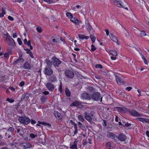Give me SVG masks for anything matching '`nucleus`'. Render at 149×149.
I'll use <instances>...</instances> for the list:
<instances>
[{
  "label": "nucleus",
  "instance_id": "9d476101",
  "mask_svg": "<svg viewBox=\"0 0 149 149\" xmlns=\"http://www.w3.org/2000/svg\"><path fill=\"white\" fill-rule=\"evenodd\" d=\"M127 138V137L125 134L121 133L119 134L118 136H117V140L118 139L120 141H125Z\"/></svg>",
  "mask_w": 149,
  "mask_h": 149
},
{
  "label": "nucleus",
  "instance_id": "864d4df0",
  "mask_svg": "<svg viewBox=\"0 0 149 149\" xmlns=\"http://www.w3.org/2000/svg\"><path fill=\"white\" fill-rule=\"evenodd\" d=\"M58 39V38L56 37L55 38L53 39L52 40V41L54 43H57V40Z\"/></svg>",
  "mask_w": 149,
  "mask_h": 149
},
{
  "label": "nucleus",
  "instance_id": "3c124183",
  "mask_svg": "<svg viewBox=\"0 0 149 149\" xmlns=\"http://www.w3.org/2000/svg\"><path fill=\"white\" fill-rule=\"evenodd\" d=\"M74 23L78 25L79 24L80 22L77 18H76V20H75Z\"/></svg>",
  "mask_w": 149,
  "mask_h": 149
},
{
  "label": "nucleus",
  "instance_id": "f8f14e48",
  "mask_svg": "<svg viewBox=\"0 0 149 149\" xmlns=\"http://www.w3.org/2000/svg\"><path fill=\"white\" fill-rule=\"evenodd\" d=\"M52 59L54 65H59L61 63V61L55 56H53V57L52 58Z\"/></svg>",
  "mask_w": 149,
  "mask_h": 149
},
{
  "label": "nucleus",
  "instance_id": "7ed1b4c3",
  "mask_svg": "<svg viewBox=\"0 0 149 149\" xmlns=\"http://www.w3.org/2000/svg\"><path fill=\"white\" fill-rule=\"evenodd\" d=\"M113 74L115 76L116 80L118 84H124V81L121 78V75L120 74L117 73H114V74Z\"/></svg>",
  "mask_w": 149,
  "mask_h": 149
},
{
  "label": "nucleus",
  "instance_id": "8fccbe9b",
  "mask_svg": "<svg viewBox=\"0 0 149 149\" xmlns=\"http://www.w3.org/2000/svg\"><path fill=\"white\" fill-rule=\"evenodd\" d=\"M24 82L23 81H22L20 82V84H19V86L22 87L24 85Z\"/></svg>",
  "mask_w": 149,
  "mask_h": 149
},
{
  "label": "nucleus",
  "instance_id": "1a4fd4ad",
  "mask_svg": "<svg viewBox=\"0 0 149 149\" xmlns=\"http://www.w3.org/2000/svg\"><path fill=\"white\" fill-rule=\"evenodd\" d=\"M107 135L108 137L111 138L116 141H117V136L113 133L109 132L107 133Z\"/></svg>",
  "mask_w": 149,
  "mask_h": 149
},
{
  "label": "nucleus",
  "instance_id": "de8ad7c7",
  "mask_svg": "<svg viewBox=\"0 0 149 149\" xmlns=\"http://www.w3.org/2000/svg\"><path fill=\"white\" fill-rule=\"evenodd\" d=\"M114 42L117 43L118 42V38L116 37H113V38L112 40Z\"/></svg>",
  "mask_w": 149,
  "mask_h": 149
},
{
  "label": "nucleus",
  "instance_id": "9b49d317",
  "mask_svg": "<svg viewBox=\"0 0 149 149\" xmlns=\"http://www.w3.org/2000/svg\"><path fill=\"white\" fill-rule=\"evenodd\" d=\"M45 85L49 91H52L54 89V85L51 83H47L45 84Z\"/></svg>",
  "mask_w": 149,
  "mask_h": 149
},
{
  "label": "nucleus",
  "instance_id": "e433bc0d",
  "mask_svg": "<svg viewBox=\"0 0 149 149\" xmlns=\"http://www.w3.org/2000/svg\"><path fill=\"white\" fill-rule=\"evenodd\" d=\"M14 130V128L13 127H10L8 129V131L10 132L11 133L13 132Z\"/></svg>",
  "mask_w": 149,
  "mask_h": 149
},
{
  "label": "nucleus",
  "instance_id": "c03bdc74",
  "mask_svg": "<svg viewBox=\"0 0 149 149\" xmlns=\"http://www.w3.org/2000/svg\"><path fill=\"white\" fill-rule=\"evenodd\" d=\"M96 48L94 45H91V50L92 51H94L96 50Z\"/></svg>",
  "mask_w": 149,
  "mask_h": 149
},
{
  "label": "nucleus",
  "instance_id": "774afa93",
  "mask_svg": "<svg viewBox=\"0 0 149 149\" xmlns=\"http://www.w3.org/2000/svg\"><path fill=\"white\" fill-rule=\"evenodd\" d=\"M131 125L130 123H127L125 124V127H129L131 126Z\"/></svg>",
  "mask_w": 149,
  "mask_h": 149
},
{
  "label": "nucleus",
  "instance_id": "bf43d9fd",
  "mask_svg": "<svg viewBox=\"0 0 149 149\" xmlns=\"http://www.w3.org/2000/svg\"><path fill=\"white\" fill-rule=\"evenodd\" d=\"M123 33H125V35L126 36H127V34L128 33V32H127V30L125 29H124V30L123 31Z\"/></svg>",
  "mask_w": 149,
  "mask_h": 149
},
{
  "label": "nucleus",
  "instance_id": "ddd939ff",
  "mask_svg": "<svg viewBox=\"0 0 149 149\" xmlns=\"http://www.w3.org/2000/svg\"><path fill=\"white\" fill-rule=\"evenodd\" d=\"M44 73L48 75H50L53 72V70L50 68L46 67L44 71Z\"/></svg>",
  "mask_w": 149,
  "mask_h": 149
},
{
  "label": "nucleus",
  "instance_id": "393cba45",
  "mask_svg": "<svg viewBox=\"0 0 149 149\" xmlns=\"http://www.w3.org/2000/svg\"><path fill=\"white\" fill-rule=\"evenodd\" d=\"M129 109L125 107H122L120 112L125 113L128 112Z\"/></svg>",
  "mask_w": 149,
  "mask_h": 149
},
{
  "label": "nucleus",
  "instance_id": "20e7f679",
  "mask_svg": "<svg viewBox=\"0 0 149 149\" xmlns=\"http://www.w3.org/2000/svg\"><path fill=\"white\" fill-rule=\"evenodd\" d=\"M84 113L85 118L90 123H92V119L91 116H93V115L91 114V112L89 113V111L88 110L84 112Z\"/></svg>",
  "mask_w": 149,
  "mask_h": 149
},
{
  "label": "nucleus",
  "instance_id": "ea45409f",
  "mask_svg": "<svg viewBox=\"0 0 149 149\" xmlns=\"http://www.w3.org/2000/svg\"><path fill=\"white\" fill-rule=\"evenodd\" d=\"M37 136V134H34L33 133L29 135V136L32 139H34Z\"/></svg>",
  "mask_w": 149,
  "mask_h": 149
},
{
  "label": "nucleus",
  "instance_id": "79ce46f5",
  "mask_svg": "<svg viewBox=\"0 0 149 149\" xmlns=\"http://www.w3.org/2000/svg\"><path fill=\"white\" fill-rule=\"evenodd\" d=\"M6 101L9 102L10 103L13 102L15 101L14 100L9 98H7L6 100Z\"/></svg>",
  "mask_w": 149,
  "mask_h": 149
},
{
  "label": "nucleus",
  "instance_id": "4be33fe9",
  "mask_svg": "<svg viewBox=\"0 0 149 149\" xmlns=\"http://www.w3.org/2000/svg\"><path fill=\"white\" fill-rule=\"evenodd\" d=\"M42 1H45L48 4H50L56 2V0H42Z\"/></svg>",
  "mask_w": 149,
  "mask_h": 149
},
{
  "label": "nucleus",
  "instance_id": "09e8293b",
  "mask_svg": "<svg viewBox=\"0 0 149 149\" xmlns=\"http://www.w3.org/2000/svg\"><path fill=\"white\" fill-rule=\"evenodd\" d=\"M140 34L142 36H144L146 35V33L144 31H141Z\"/></svg>",
  "mask_w": 149,
  "mask_h": 149
},
{
  "label": "nucleus",
  "instance_id": "e2e57ef3",
  "mask_svg": "<svg viewBox=\"0 0 149 149\" xmlns=\"http://www.w3.org/2000/svg\"><path fill=\"white\" fill-rule=\"evenodd\" d=\"M105 31H106V35L107 36H108L109 35V30L108 29H106L105 30Z\"/></svg>",
  "mask_w": 149,
  "mask_h": 149
},
{
  "label": "nucleus",
  "instance_id": "5701e85b",
  "mask_svg": "<svg viewBox=\"0 0 149 149\" xmlns=\"http://www.w3.org/2000/svg\"><path fill=\"white\" fill-rule=\"evenodd\" d=\"M102 74L106 75H110L111 76V75H112L113 74H114V72L112 71H108L107 72L103 71Z\"/></svg>",
  "mask_w": 149,
  "mask_h": 149
},
{
  "label": "nucleus",
  "instance_id": "473e14b6",
  "mask_svg": "<svg viewBox=\"0 0 149 149\" xmlns=\"http://www.w3.org/2000/svg\"><path fill=\"white\" fill-rule=\"evenodd\" d=\"M90 38L91 40L93 43L96 39L95 37L93 35H91Z\"/></svg>",
  "mask_w": 149,
  "mask_h": 149
},
{
  "label": "nucleus",
  "instance_id": "0e129e2a",
  "mask_svg": "<svg viewBox=\"0 0 149 149\" xmlns=\"http://www.w3.org/2000/svg\"><path fill=\"white\" fill-rule=\"evenodd\" d=\"M121 108L122 107H116L117 110L120 112L121 111Z\"/></svg>",
  "mask_w": 149,
  "mask_h": 149
},
{
  "label": "nucleus",
  "instance_id": "412c9836",
  "mask_svg": "<svg viewBox=\"0 0 149 149\" xmlns=\"http://www.w3.org/2000/svg\"><path fill=\"white\" fill-rule=\"evenodd\" d=\"M112 143L110 141L107 142L106 144V145L107 147L109 148V149H113V147L112 146Z\"/></svg>",
  "mask_w": 149,
  "mask_h": 149
},
{
  "label": "nucleus",
  "instance_id": "72a5a7b5",
  "mask_svg": "<svg viewBox=\"0 0 149 149\" xmlns=\"http://www.w3.org/2000/svg\"><path fill=\"white\" fill-rule=\"evenodd\" d=\"M46 99V97L44 96H42L41 97L40 100L42 104H44L45 103V102Z\"/></svg>",
  "mask_w": 149,
  "mask_h": 149
},
{
  "label": "nucleus",
  "instance_id": "2f4dec72",
  "mask_svg": "<svg viewBox=\"0 0 149 149\" xmlns=\"http://www.w3.org/2000/svg\"><path fill=\"white\" fill-rule=\"evenodd\" d=\"M67 16L69 19L72 18L73 17L72 15L70 13L68 12L66 13Z\"/></svg>",
  "mask_w": 149,
  "mask_h": 149
},
{
  "label": "nucleus",
  "instance_id": "c85d7f7f",
  "mask_svg": "<svg viewBox=\"0 0 149 149\" xmlns=\"http://www.w3.org/2000/svg\"><path fill=\"white\" fill-rule=\"evenodd\" d=\"M140 54H141V58L143 60L144 62L145 63V64L146 65H147L148 64V62L146 60V58L145 57L143 56V55L142 54V53H141L140 52Z\"/></svg>",
  "mask_w": 149,
  "mask_h": 149
},
{
  "label": "nucleus",
  "instance_id": "4468645a",
  "mask_svg": "<svg viewBox=\"0 0 149 149\" xmlns=\"http://www.w3.org/2000/svg\"><path fill=\"white\" fill-rule=\"evenodd\" d=\"M7 40H8V44L9 46H13L15 45V42L11 37L8 38Z\"/></svg>",
  "mask_w": 149,
  "mask_h": 149
},
{
  "label": "nucleus",
  "instance_id": "f3484780",
  "mask_svg": "<svg viewBox=\"0 0 149 149\" xmlns=\"http://www.w3.org/2000/svg\"><path fill=\"white\" fill-rule=\"evenodd\" d=\"M136 119L137 121H140L143 123H149V119L141 117L137 118Z\"/></svg>",
  "mask_w": 149,
  "mask_h": 149
},
{
  "label": "nucleus",
  "instance_id": "338daca9",
  "mask_svg": "<svg viewBox=\"0 0 149 149\" xmlns=\"http://www.w3.org/2000/svg\"><path fill=\"white\" fill-rule=\"evenodd\" d=\"M78 125L79 126V127L81 128H82L83 127L82 126V124L79 122H78Z\"/></svg>",
  "mask_w": 149,
  "mask_h": 149
},
{
  "label": "nucleus",
  "instance_id": "6ab92c4d",
  "mask_svg": "<svg viewBox=\"0 0 149 149\" xmlns=\"http://www.w3.org/2000/svg\"><path fill=\"white\" fill-rule=\"evenodd\" d=\"M81 103L80 102L77 101H75L73 102L71 104V106L72 107L73 106H77L80 104Z\"/></svg>",
  "mask_w": 149,
  "mask_h": 149
},
{
  "label": "nucleus",
  "instance_id": "a19ab883",
  "mask_svg": "<svg viewBox=\"0 0 149 149\" xmlns=\"http://www.w3.org/2000/svg\"><path fill=\"white\" fill-rule=\"evenodd\" d=\"M59 90L60 93H62L63 91V89L62 88V83L60 82V85L59 86Z\"/></svg>",
  "mask_w": 149,
  "mask_h": 149
},
{
  "label": "nucleus",
  "instance_id": "58836bf2",
  "mask_svg": "<svg viewBox=\"0 0 149 149\" xmlns=\"http://www.w3.org/2000/svg\"><path fill=\"white\" fill-rule=\"evenodd\" d=\"M36 30L39 33L42 32V29L40 27H37L36 28Z\"/></svg>",
  "mask_w": 149,
  "mask_h": 149
},
{
  "label": "nucleus",
  "instance_id": "052dcab7",
  "mask_svg": "<svg viewBox=\"0 0 149 149\" xmlns=\"http://www.w3.org/2000/svg\"><path fill=\"white\" fill-rule=\"evenodd\" d=\"M8 19L11 21H13L14 20L13 18L10 16H9L8 17Z\"/></svg>",
  "mask_w": 149,
  "mask_h": 149
},
{
  "label": "nucleus",
  "instance_id": "603ef678",
  "mask_svg": "<svg viewBox=\"0 0 149 149\" xmlns=\"http://www.w3.org/2000/svg\"><path fill=\"white\" fill-rule=\"evenodd\" d=\"M9 54L8 53H5L4 55V56L5 57L7 58L9 57Z\"/></svg>",
  "mask_w": 149,
  "mask_h": 149
},
{
  "label": "nucleus",
  "instance_id": "423d86ee",
  "mask_svg": "<svg viewBox=\"0 0 149 149\" xmlns=\"http://www.w3.org/2000/svg\"><path fill=\"white\" fill-rule=\"evenodd\" d=\"M128 112L131 115L135 117H139L142 116V115L137 111L135 110H128Z\"/></svg>",
  "mask_w": 149,
  "mask_h": 149
},
{
  "label": "nucleus",
  "instance_id": "5fc2aeb1",
  "mask_svg": "<svg viewBox=\"0 0 149 149\" xmlns=\"http://www.w3.org/2000/svg\"><path fill=\"white\" fill-rule=\"evenodd\" d=\"M22 68H23L24 69H29L31 67L30 66H23Z\"/></svg>",
  "mask_w": 149,
  "mask_h": 149
},
{
  "label": "nucleus",
  "instance_id": "4c0bfd02",
  "mask_svg": "<svg viewBox=\"0 0 149 149\" xmlns=\"http://www.w3.org/2000/svg\"><path fill=\"white\" fill-rule=\"evenodd\" d=\"M78 118L79 120L83 122L84 120V119L83 117L81 115H79L78 116Z\"/></svg>",
  "mask_w": 149,
  "mask_h": 149
},
{
  "label": "nucleus",
  "instance_id": "680f3d73",
  "mask_svg": "<svg viewBox=\"0 0 149 149\" xmlns=\"http://www.w3.org/2000/svg\"><path fill=\"white\" fill-rule=\"evenodd\" d=\"M132 88L131 87H127L126 88V89L128 91H130Z\"/></svg>",
  "mask_w": 149,
  "mask_h": 149
},
{
  "label": "nucleus",
  "instance_id": "a878e982",
  "mask_svg": "<svg viewBox=\"0 0 149 149\" xmlns=\"http://www.w3.org/2000/svg\"><path fill=\"white\" fill-rule=\"evenodd\" d=\"M24 43L25 45H26L27 46H30L31 45V40H29L28 41H27V39H25L24 41Z\"/></svg>",
  "mask_w": 149,
  "mask_h": 149
},
{
  "label": "nucleus",
  "instance_id": "37998d69",
  "mask_svg": "<svg viewBox=\"0 0 149 149\" xmlns=\"http://www.w3.org/2000/svg\"><path fill=\"white\" fill-rule=\"evenodd\" d=\"M17 42L20 45H22L23 43L22 41H21V39L20 38H18L17 39Z\"/></svg>",
  "mask_w": 149,
  "mask_h": 149
},
{
  "label": "nucleus",
  "instance_id": "39448f33",
  "mask_svg": "<svg viewBox=\"0 0 149 149\" xmlns=\"http://www.w3.org/2000/svg\"><path fill=\"white\" fill-rule=\"evenodd\" d=\"M65 74L67 77L70 79H72L74 76L73 71L69 70H65Z\"/></svg>",
  "mask_w": 149,
  "mask_h": 149
},
{
  "label": "nucleus",
  "instance_id": "f704fd0d",
  "mask_svg": "<svg viewBox=\"0 0 149 149\" xmlns=\"http://www.w3.org/2000/svg\"><path fill=\"white\" fill-rule=\"evenodd\" d=\"M135 1L137 3L141 4V3H143L145 2L143 0H135Z\"/></svg>",
  "mask_w": 149,
  "mask_h": 149
},
{
  "label": "nucleus",
  "instance_id": "49530a36",
  "mask_svg": "<svg viewBox=\"0 0 149 149\" xmlns=\"http://www.w3.org/2000/svg\"><path fill=\"white\" fill-rule=\"evenodd\" d=\"M4 35L6 36L5 40H7L8 38L11 37L8 33H6L4 34Z\"/></svg>",
  "mask_w": 149,
  "mask_h": 149
},
{
  "label": "nucleus",
  "instance_id": "4d7b16f0",
  "mask_svg": "<svg viewBox=\"0 0 149 149\" xmlns=\"http://www.w3.org/2000/svg\"><path fill=\"white\" fill-rule=\"evenodd\" d=\"M103 125L104 126L106 127L107 126V122L106 121L104 120H103Z\"/></svg>",
  "mask_w": 149,
  "mask_h": 149
},
{
  "label": "nucleus",
  "instance_id": "cd10ccee",
  "mask_svg": "<svg viewBox=\"0 0 149 149\" xmlns=\"http://www.w3.org/2000/svg\"><path fill=\"white\" fill-rule=\"evenodd\" d=\"M110 53L114 56H116L118 55L117 52L115 50H110Z\"/></svg>",
  "mask_w": 149,
  "mask_h": 149
},
{
  "label": "nucleus",
  "instance_id": "bb28decb",
  "mask_svg": "<svg viewBox=\"0 0 149 149\" xmlns=\"http://www.w3.org/2000/svg\"><path fill=\"white\" fill-rule=\"evenodd\" d=\"M65 93L66 96L68 97H70L71 95L70 91L67 87L65 89Z\"/></svg>",
  "mask_w": 149,
  "mask_h": 149
},
{
  "label": "nucleus",
  "instance_id": "c9c22d12",
  "mask_svg": "<svg viewBox=\"0 0 149 149\" xmlns=\"http://www.w3.org/2000/svg\"><path fill=\"white\" fill-rule=\"evenodd\" d=\"M46 62L47 65H51L52 64V62H51L49 59H47Z\"/></svg>",
  "mask_w": 149,
  "mask_h": 149
},
{
  "label": "nucleus",
  "instance_id": "aec40b11",
  "mask_svg": "<svg viewBox=\"0 0 149 149\" xmlns=\"http://www.w3.org/2000/svg\"><path fill=\"white\" fill-rule=\"evenodd\" d=\"M49 80L52 82H54L56 81V78L55 76L52 75L50 77Z\"/></svg>",
  "mask_w": 149,
  "mask_h": 149
},
{
  "label": "nucleus",
  "instance_id": "c756f323",
  "mask_svg": "<svg viewBox=\"0 0 149 149\" xmlns=\"http://www.w3.org/2000/svg\"><path fill=\"white\" fill-rule=\"evenodd\" d=\"M24 61L23 59L21 58L20 57L19 58H18L16 61H15V64L16 63H20L23 62Z\"/></svg>",
  "mask_w": 149,
  "mask_h": 149
},
{
  "label": "nucleus",
  "instance_id": "dca6fc26",
  "mask_svg": "<svg viewBox=\"0 0 149 149\" xmlns=\"http://www.w3.org/2000/svg\"><path fill=\"white\" fill-rule=\"evenodd\" d=\"M54 115L56 118L58 120H61L62 119V116L60 113H59L57 111H54Z\"/></svg>",
  "mask_w": 149,
  "mask_h": 149
},
{
  "label": "nucleus",
  "instance_id": "b1692460",
  "mask_svg": "<svg viewBox=\"0 0 149 149\" xmlns=\"http://www.w3.org/2000/svg\"><path fill=\"white\" fill-rule=\"evenodd\" d=\"M78 37L80 39H85L87 40L89 38V37L88 36H85L84 35L82 34H79L78 35Z\"/></svg>",
  "mask_w": 149,
  "mask_h": 149
},
{
  "label": "nucleus",
  "instance_id": "69168bd1",
  "mask_svg": "<svg viewBox=\"0 0 149 149\" xmlns=\"http://www.w3.org/2000/svg\"><path fill=\"white\" fill-rule=\"evenodd\" d=\"M31 123L32 124H34L36 123V122L34 120L31 119Z\"/></svg>",
  "mask_w": 149,
  "mask_h": 149
},
{
  "label": "nucleus",
  "instance_id": "13d9d810",
  "mask_svg": "<svg viewBox=\"0 0 149 149\" xmlns=\"http://www.w3.org/2000/svg\"><path fill=\"white\" fill-rule=\"evenodd\" d=\"M42 93L45 95H48L49 94V92L48 91H43L42 92Z\"/></svg>",
  "mask_w": 149,
  "mask_h": 149
},
{
  "label": "nucleus",
  "instance_id": "6e6552de",
  "mask_svg": "<svg viewBox=\"0 0 149 149\" xmlns=\"http://www.w3.org/2000/svg\"><path fill=\"white\" fill-rule=\"evenodd\" d=\"M81 97L84 99L90 100L91 99V95L87 93H84L81 94Z\"/></svg>",
  "mask_w": 149,
  "mask_h": 149
},
{
  "label": "nucleus",
  "instance_id": "a18cd8bd",
  "mask_svg": "<svg viewBox=\"0 0 149 149\" xmlns=\"http://www.w3.org/2000/svg\"><path fill=\"white\" fill-rule=\"evenodd\" d=\"M42 124L45 126L47 125L49 127H50L51 125L50 124L45 122H42Z\"/></svg>",
  "mask_w": 149,
  "mask_h": 149
},
{
  "label": "nucleus",
  "instance_id": "6e6d98bb",
  "mask_svg": "<svg viewBox=\"0 0 149 149\" xmlns=\"http://www.w3.org/2000/svg\"><path fill=\"white\" fill-rule=\"evenodd\" d=\"M12 36L13 38H16L17 37V35L16 33H13L12 34Z\"/></svg>",
  "mask_w": 149,
  "mask_h": 149
},
{
  "label": "nucleus",
  "instance_id": "7c9ffc66",
  "mask_svg": "<svg viewBox=\"0 0 149 149\" xmlns=\"http://www.w3.org/2000/svg\"><path fill=\"white\" fill-rule=\"evenodd\" d=\"M30 96V94L28 93H26L24 96V99L25 100H27L29 98V96Z\"/></svg>",
  "mask_w": 149,
  "mask_h": 149
},
{
  "label": "nucleus",
  "instance_id": "a211bd4d",
  "mask_svg": "<svg viewBox=\"0 0 149 149\" xmlns=\"http://www.w3.org/2000/svg\"><path fill=\"white\" fill-rule=\"evenodd\" d=\"M85 26L87 28V29L89 31H91L92 29V27L90 25L88 21H86L85 22Z\"/></svg>",
  "mask_w": 149,
  "mask_h": 149
},
{
  "label": "nucleus",
  "instance_id": "f03ea898",
  "mask_svg": "<svg viewBox=\"0 0 149 149\" xmlns=\"http://www.w3.org/2000/svg\"><path fill=\"white\" fill-rule=\"evenodd\" d=\"M19 120L20 122L25 125L29 124L31 121L29 118L27 117L24 118L23 116H20L19 118Z\"/></svg>",
  "mask_w": 149,
  "mask_h": 149
},
{
  "label": "nucleus",
  "instance_id": "0eeeda50",
  "mask_svg": "<svg viewBox=\"0 0 149 149\" xmlns=\"http://www.w3.org/2000/svg\"><path fill=\"white\" fill-rule=\"evenodd\" d=\"M115 5L119 7H121L124 8L125 9L128 10V8L125 7V6L122 4V1L119 0H115L113 1Z\"/></svg>",
  "mask_w": 149,
  "mask_h": 149
},
{
  "label": "nucleus",
  "instance_id": "2eb2a0df",
  "mask_svg": "<svg viewBox=\"0 0 149 149\" xmlns=\"http://www.w3.org/2000/svg\"><path fill=\"white\" fill-rule=\"evenodd\" d=\"M77 141L76 140H75L73 142H71L70 144V148L72 149H78L77 146Z\"/></svg>",
  "mask_w": 149,
  "mask_h": 149
},
{
  "label": "nucleus",
  "instance_id": "f257e3e1",
  "mask_svg": "<svg viewBox=\"0 0 149 149\" xmlns=\"http://www.w3.org/2000/svg\"><path fill=\"white\" fill-rule=\"evenodd\" d=\"M91 99H92L94 100L97 101L100 100V102L102 101V97L101 96L100 93L98 92H94L91 95Z\"/></svg>",
  "mask_w": 149,
  "mask_h": 149
}]
</instances>
